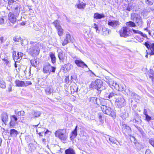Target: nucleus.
I'll list each match as a JSON object with an SVG mask.
<instances>
[{"mask_svg": "<svg viewBox=\"0 0 154 154\" xmlns=\"http://www.w3.org/2000/svg\"><path fill=\"white\" fill-rule=\"evenodd\" d=\"M41 44L39 42L30 41L29 44L27 51L31 55H37L39 54V47Z\"/></svg>", "mask_w": 154, "mask_h": 154, "instance_id": "f257e3e1", "label": "nucleus"}, {"mask_svg": "<svg viewBox=\"0 0 154 154\" xmlns=\"http://www.w3.org/2000/svg\"><path fill=\"white\" fill-rule=\"evenodd\" d=\"M103 82L100 79H97L92 82L90 85L89 88L92 89H96L98 90L103 86Z\"/></svg>", "mask_w": 154, "mask_h": 154, "instance_id": "f03ea898", "label": "nucleus"}, {"mask_svg": "<svg viewBox=\"0 0 154 154\" xmlns=\"http://www.w3.org/2000/svg\"><path fill=\"white\" fill-rule=\"evenodd\" d=\"M131 19L135 22L138 26H142L143 21L140 15L134 13H132L131 15Z\"/></svg>", "mask_w": 154, "mask_h": 154, "instance_id": "7ed1b4c3", "label": "nucleus"}, {"mask_svg": "<svg viewBox=\"0 0 154 154\" xmlns=\"http://www.w3.org/2000/svg\"><path fill=\"white\" fill-rule=\"evenodd\" d=\"M101 109L103 112L107 115L112 117H116V113L110 107L104 105L103 104L101 106Z\"/></svg>", "mask_w": 154, "mask_h": 154, "instance_id": "20e7f679", "label": "nucleus"}, {"mask_svg": "<svg viewBox=\"0 0 154 154\" xmlns=\"http://www.w3.org/2000/svg\"><path fill=\"white\" fill-rule=\"evenodd\" d=\"M56 68L52 66L49 63H46L43 66V72L44 73H49L51 72H54Z\"/></svg>", "mask_w": 154, "mask_h": 154, "instance_id": "39448f33", "label": "nucleus"}, {"mask_svg": "<svg viewBox=\"0 0 154 154\" xmlns=\"http://www.w3.org/2000/svg\"><path fill=\"white\" fill-rule=\"evenodd\" d=\"M24 8L21 5L18 3H16L13 8V13L15 15V16H18L20 12L23 10Z\"/></svg>", "mask_w": 154, "mask_h": 154, "instance_id": "423d86ee", "label": "nucleus"}, {"mask_svg": "<svg viewBox=\"0 0 154 154\" xmlns=\"http://www.w3.org/2000/svg\"><path fill=\"white\" fill-rule=\"evenodd\" d=\"M129 29L126 27H123L119 31V34L121 37L126 38L129 36Z\"/></svg>", "mask_w": 154, "mask_h": 154, "instance_id": "0eeeda50", "label": "nucleus"}, {"mask_svg": "<svg viewBox=\"0 0 154 154\" xmlns=\"http://www.w3.org/2000/svg\"><path fill=\"white\" fill-rule=\"evenodd\" d=\"M116 100L115 104L118 107L121 108L125 105V100L123 98H118Z\"/></svg>", "mask_w": 154, "mask_h": 154, "instance_id": "6e6552de", "label": "nucleus"}, {"mask_svg": "<svg viewBox=\"0 0 154 154\" xmlns=\"http://www.w3.org/2000/svg\"><path fill=\"white\" fill-rule=\"evenodd\" d=\"M105 96L107 98L116 100L117 98L118 95L115 92L112 91L111 92L108 91L105 94Z\"/></svg>", "mask_w": 154, "mask_h": 154, "instance_id": "1a4fd4ad", "label": "nucleus"}, {"mask_svg": "<svg viewBox=\"0 0 154 154\" xmlns=\"http://www.w3.org/2000/svg\"><path fill=\"white\" fill-rule=\"evenodd\" d=\"M18 16H15V14L12 12H10L8 15L9 20L13 24H14L16 21L17 17Z\"/></svg>", "mask_w": 154, "mask_h": 154, "instance_id": "9d476101", "label": "nucleus"}, {"mask_svg": "<svg viewBox=\"0 0 154 154\" xmlns=\"http://www.w3.org/2000/svg\"><path fill=\"white\" fill-rule=\"evenodd\" d=\"M108 25L113 28L116 29L119 25L120 23L117 20H110L108 21Z\"/></svg>", "mask_w": 154, "mask_h": 154, "instance_id": "9b49d317", "label": "nucleus"}, {"mask_svg": "<svg viewBox=\"0 0 154 154\" xmlns=\"http://www.w3.org/2000/svg\"><path fill=\"white\" fill-rule=\"evenodd\" d=\"M89 101L91 103L97 104L98 105H102L103 104L102 102H100V99L97 100V97H91L89 98Z\"/></svg>", "mask_w": 154, "mask_h": 154, "instance_id": "f8f14e48", "label": "nucleus"}, {"mask_svg": "<svg viewBox=\"0 0 154 154\" xmlns=\"http://www.w3.org/2000/svg\"><path fill=\"white\" fill-rule=\"evenodd\" d=\"M75 63L78 66L84 68V66L88 67V66L82 60H76L75 61Z\"/></svg>", "mask_w": 154, "mask_h": 154, "instance_id": "ddd939ff", "label": "nucleus"}, {"mask_svg": "<svg viewBox=\"0 0 154 154\" xmlns=\"http://www.w3.org/2000/svg\"><path fill=\"white\" fill-rule=\"evenodd\" d=\"M71 41V36L69 34H66L65 38L64 39L62 45L63 46H64Z\"/></svg>", "mask_w": 154, "mask_h": 154, "instance_id": "4468645a", "label": "nucleus"}, {"mask_svg": "<svg viewBox=\"0 0 154 154\" xmlns=\"http://www.w3.org/2000/svg\"><path fill=\"white\" fill-rule=\"evenodd\" d=\"M122 131L124 134H128L131 132V128L128 126L125 125L123 126Z\"/></svg>", "mask_w": 154, "mask_h": 154, "instance_id": "2eb2a0df", "label": "nucleus"}, {"mask_svg": "<svg viewBox=\"0 0 154 154\" xmlns=\"http://www.w3.org/2000/svg\"><path fill=\"white\" fill-rule=\"evenodd\" d=\"M86 4L85 3L81 2L79 0V2L78 4H76L77 8L80 9H84L85 8Z\"/></svg>", "mask_w": 154, "mask_h": 154, "instance_id": "dca6fc26", "label": "nucleus"}, {"mask_svg": "<svg viewBox=\"0 0 154 154\" xmlns=\"http://www.w3.org/2000/svg\"><path fill=\"white\" fill-rule=\"evenodd\" d=\"M1 118L3 122L5 124L7 122L8 120V116L6 113H3L1 115Z\"/></svg>", "mask_w": 154, "mask_h": 154, "instance_id": "f3484780", "label": "nucleus"}, {"mask_svg": "<svg viewBox=\"0 0 154 154\" xmlns=\"http://www.w3.org/2000/svg\"><path fill=\"white\" fill-rule=\"evenodd\" d=\"M66 134V130L58 129L55 133V135H64Z\"/></svg>", "mask_w": 154, "mask_h": 154, "instance_id": "a211bd4d", "label": "nucleus"}, {"mask_svg": "<svg viewBox=\"0 0 154 154\" xmlns=\"http://www.w3.org/2000/svg\"><path fill=\"white\" fill-rule=\"evenodd\" d=\"M49 55L52 63H55L56 62V58L54 52H50L49 53Z\"/></svg>", "mask_w": 154, "mask_h": 154, "instance_id": "6ab92c4d", "label": "nucleus"}, {"mask_svg": "<svg viewBox=\"0 0 154 154\" xmlns=\"http://www.w3.org/2000/svg\"><path fill=\"white\" fill-rule=\"evenodd\" d=\"M105 17V15L103 14H100L98 13H95L94 15V18L96 19H100Z\"/></svg>", "mask_w": 154, "mask_h": 154, "instance_id": "aec40b11", "label": "nucleus"}, {"mask_svg": "<svg viewBox=\"0 0 154 154\" xmlns=\"http://www.w3.org/2000/svg\"><path fill=\"white\" fill-rule=\"evenodd\" d=\"M59 60L63 62L65 59V54H63V51H61L59 52L58 54Z\"/></svg>", "mask_w": 154, "mask_h": 154, "instance_id": "412c9836", "label": "nucleus"}, {"mask_svg": "<svg viewBox=\"0 0 154 154\" xmlns=\"http://www.w3.org/2000/svg\"><path fill=\"white\" fill-rule=\"evenodd\" d=\"M102 34L104 36L107 35H109L110 30L106 27L103 28L102 30Z\"/></svg>", "mask_w": 154, "mask_h": 154, "instance_id": "4be33fe9", "label": "nucleus"}, {"mask_svg": "<svg viewBox=\"0 0 154 154\" xmlns=\"http://www.w3.org/2000/svg\"><path fill=\"white\" fill-rule=\"evenodd\" d=\"M15 83L16 86L17 87H23L24 82L23 81L17 80L15 81Z\"/></svg>", "mask_w": 154, "mask_h": 154, "instance_id": "5701e85b", "label": "nucleus"}, {"mask_svg": "<svg viewBox=\"0 0 154 154\" xmlns=\"http://www.w3.org/2000/svg\"><path fill=\"white\" fill-rule=\"evenodd\" d=\"M132 30L133 31V32L134 34H139L141 36H142L144 37H145L146 38H147V37L146 34H143L141 31H139L138 30H136L134 29H132Z\"/></svg>", "mask_w": 154, "mask_h": 154, "instance_id": "b1692460", "label": "nucleus"}, {"mask_svg": "<svg viewBox=\"0 0 154 154\" xmlns=\"http://www.w3.org/2000/svg\"><path fill=\"white\" fill-rule=\"evenodd\" d=\"M32 114L33 116L32 117V118L38 117L40 116L41 113L39 111L33 110L32 111Z\"/></svg>", "mask_w": 154, "mask_h": 154, "instance_id": "393cba45", "label": "nucleus"}, {"mask_svg": "<svg viewBox=\"0 0 154 154\" xmlns=\"http://www.w3.org/2000/svg\"><path fill=\"white\" fill-rule=\"evenodd\" d=\"M7 20V17L6 16L0 17V24L2 25L6 23Z\"/></svg>", "mask_w": 154, "mask_h": 154, "instance_id": "a878e982", "label": "nucleus"}, {"mask_svg": "<svg viewBox=\"0 0 154 154\" xmlns=\"http://www.w3.org/2000/svg\"><path fill=\"white\" fill-rule=\"evenodd\" d=\"M65 154H75L74 150L70 148L65 150Z\"/></svg>", "mask_w": 154, "mask_h": 154, "instance_id": "bb28decb", "label": "nucleus"}, {"mask_svg": "<svg viewBox=\"0 0 154 154\" xmlns=\"http://www.w3.org/2000/svg\"><path fill=\"white\" fill-rule=\"evenodd\" d=\"M126 91H127L126 92L128 95L130 96L131 97L133 98L134 97L136 94V93L134 92H133L132 91H131L129 89H128Z\"/></svg>", "mask_w": 154, "mask_h": 154, "instance_id": "cd10ccee", "label": "nucleus"}, {"mask_svg": "<svg viewBox=\"0 0 154 154\" xmlns=\"http://www.w3.org/2000/svg\"><path fill=\"white\" fill-rule=\"evenodd\" d=\"M126 25L129 27H135L136 26L134 23L131 21L127 22Z\"/></svg>", "mask_w": 154, "mask_h": 154, "instance_id": "c85d7f7f", "label": "nucleus"}, {"mask_svg": "<svg viewBox=\"0 0 154 154\" xmlns=\"http://www.w3.org/2000/svg\"><path fill=\"white\" fill-rule=\"evenodd\" d=\"M23 53L21 52H18L17 55H16V56H14V59H20L22 58V57L23 56Z\"/></svg>", "mask_w": 154, "mask_h": 154, "instance_id": "c756f323", "label": "nucleus"}, {"mask_svg": "<svg viewBox=\"0 0 154 154\" xmlns=\"http://www.w3.org/2000/svg\"><path fill=\"white\" fill-rule=\"evenodd\" d=\"M116 90L122 91L124 90V88L123 87L121 86V85H119L117 83L116 86H115V88Z\"/></svg>", "mask_w": 154, "mask_h": 154, "instance_id": "7c9ffc66", "label": "nucleus"}, {"mask_svg": "<svg viewBox=\"0 0 154 154\" xmlns=\"http://www.w3.org/2000/svg\"><path fill=\"white\" fill-rule=\"evenodd\" d=\"M52 91V89L50 87L46 88L45 89V92L46 94L48 95L50 94H51Z\"/></svg>", "mask_w": 154, "mask_h": 154, "instance_id": "2f4dec72", "label": "nucleus"}, {"mask_svg": "<svg viewBox=\"0 0 154 154\" xmlns=\"http://www.w3.org/2000/svg\"><path fill=\"white\" fill-rule=\"evenodd\" d=\"M43 131H45V129L43 128H41L39 127H38L36 129V131L37 134L39 135H40L41 134H43Z\"/></svg>", "mask_w": 154, "mask_h": 154, "instance_id": "473e14b6", "label": "nucleus"}, {"mask_svg": "<svg viewBox=\"0 0 154 154\" xmlns=\"http://www.w3.org/2000/svg\"><path fill=\"white\" fill-rule=\"evenodd\" d=\"M143 2H144L147 4L151 5L153 3V0H142Z\"/></svg>", "mask_w": 154, "mask_h": 154, "instance_id": "72a5a7b5", "label": "nucleus"}, {"mask_svg": "<svg viewBox=\"0 0 154 154\" xmlns=\"http://www.w3.org/2000/svg\"><path fill=\"white\" fill-rule=\"evenodd\" d=\"M151 48H150V52L149 53L150 55L154 54V43L151 44Z\"/></svg>", "mask_w": 154, "mask_h": 154, "instance_id": "f704fd0d", "label": "nucleus"}, {"mask_svg": "<svg viewBox=\"0 0 154 154\" xmlns=\"http://www.w3.org/2000/svg\"><path fill=\"white\" fill-rule=\"evenodd\" d=\"M53 23L57 29L61 27L60 25L59 22L58 20L55 21Z\"/></svg>", "mask_w": 154, "mask_h": 154, "instance_id": "c9c22d12", "label": "nucleus"}, {"mask_svg": "<svg viewBox=\"0 0 154 154\" xmlns=\"http://www.w3.org/2000/svg\"><path fill=\"white\" fill-rule=\"evenodd\" d=\"M70 88L71 91L73 92H77L78 89V87L75 85L71 86Z\"/></svg>", "mask_w": 154, "mask_h": 154, "instance_id": "e433bc0d", "label": "nucleus"}, {"mask_svg": "<svg viewBox=\"0 0 154 154\" xmlns=\"http://www.w3.org/2000/svg\"><path fill=\"white\" fill-rule=\"evenodd\" d=\"M58 32V34L60 36L62 35L63 33V30L60 27L58 29H57Z\"/></svg>", "mask_w": 154, "mask_h": 154, "instance_id": "4c0bfd02", "label": "nucleus"}, {"mask_svg": "<svg viewBox=\"0 0 154 154\" xmlns=\"http://www.w3.org/2000/svg\"><path fill=\"white\" fill-rule=\"evenodd\" d=\"M10 134L11 135H17L19 134V133L14 129H12L10 130Z\"/></svg>", "mask_w": 154, "mask_h": 154, "instance_id": "58836bf2", "label": "nucleus"}, {"mask_svg": "<svg viewBox=\"0 0 154 154\" xmlns=\"http://www.w3.org/2000/svg\"><path fill=\"white\" fill-rule=\"evenodd\" d=\"M15 114L19 116H23L24 115L25 112L23 111H21L18 112H16V111H15Z\"/></svg>", "mask_w": 154, "mask_h": 154, "instance_id": "ea45409f", "label": "nucleus"}, {"mask_svg": "<svg viewBox=\"0 0 154 154\" xmlns=\"http://www.w3.org/2000/svg\"><path fill=\"white\" fill-rule=\"evenodd\" d=\"M56 137H57L60 139L61 140L64 141H65L66 139V135H55Z\"/></svg>", "mask_w": 154, "mask_h": 154, "instance_id": "a19ab883", "label": "nucleus"}, {"mask_svg": "<svg viewBox=\"0 0 154 154\" xmlns=\"http://www.w3.org/2000/svg\"><path fill=\"white\" fill-rule=\"evenodd\" d=\"M0 87L2 88H6L5 83L3 80L0 81Z\"/></svg>", "mask_w": 154, "mask_h": 154, "instance_id": "79ce46f5", "label": "nucleus"}, {"mask_svg": "<svg viewBox=\"0 0 154 154\" xmlns=\"http://www.w3.org/2000/svg\"><path fill=\"white\" fill-rule=\"evenodd\" d=\"M31 63L32 65L36 67L38 64V63L36 60H32L31 61Z\"/></svg>", "mask_w": 154, "mask_h": 154, "instance_id": "37998d69", "label": "nucleus"}, {"mask_svg": "<svg viewBox=\"0 0 154 154\" xmlns=\"http://www.w3.org/2000/svg\"><path fill=\"white\" fill-rule=\"evenodd\" d=\"M109 141L112 143H116V142L117 141L116 139L112 137H109Z\"/></svg>", "mask_w": 154, "mask_h": 154, "instance_id": "c03bdc74", "label": "nucleus"}, {"mask_svg": "<svg viewBox=\"0 0 154 154\" xmlns=\"http://www.w3.org/2000/svg\"><path fill=\"white\" fill-rule=\"evenodd\" d=\"M65 67L67 70H70L72 69V66L71 64L68 63L65 65Z\"/></svg>", "mask_w": 154, "mask_h": 154, "instance_id": "a18cd8bd", "label": "nucleus"}, {"mask_svg": "<svg viewBox=\"0 0 154 154\" xmlns=\"http://www.w3.org/2000/svg\"><path fill=\"white\" fill-rule=\"evenodd\" d=\"M16 122L15 121H13V120H11L10 122V127L11 128H13L14 127V126L16 124Z\"/></svg>", "mask_w": 154, "mask_h": 154, "instance_id": "49530a36", "label": "nucleus"}, {"mask_svg": "<svg viewBox=\"0 0 154 154\" xmlns=\"http://www.w3.org/2000/svg\"><path fill=\"white\" fill-rule=\"evenodd\" d=\"M11 120H13L17 122L18 119L17 117L15 115H11L10 116Z\"/></svg>", "mask_w": 154, "mask_h": 154, "instance_id": "de8ad7c7", "label": "nucleus"}, {"mask_svg": "<svg viewBox=\"0 0 154 154\" xmlns=\"http://www.w3.org/2000/svg\"><path fill=\"white\" fill-rule=\"evenodd\" d=\"M32 84V83L30 82L26 81L24 82V84L23 85V87H26L29 85H30Z\"/></svg>", "mask_w": 154, "mask_h": 154, "instance_id": "09e8293b", "label": "nucleus"}, {"mask_svg": "<svg viewBox=\"0 0 154 154\" xmlns=\"http://www.w3.org/2000/svg\"><path fill=\"white\" fill-rule=\"evenodd\" d=\"M77 126H76L75 129L72 132V133L73 135H77Z\"/></svg>", "mask_w": 154, "mask_h": 154, "instance_id": "8fccbe9b", "label": "nucleus"}, {"mask_svg": "<svg viewBox=\"0 0 154 154\" xmlns=\"http://www.w3.org/2000/svg\"><path fill=\"white\" fill-rule=\"evenodd\" d=\"M2 60L4 61L5 62L7 65H8V66H10L9 61H8L7 59L4 58L2 59Z\"/></svg>", "mask_w": 154, "mask_h": 154, "instance_id": "3c124183", "label": "nucleus"}, {"mask_svg": "<svg viewBox=\"0 0 154 154\" xmlns=\"http://www.w3.org/2000/svg\"><path fill=\"white\" fill-rule=\"evenodd\" d=\"M17 0H8V4L9 5H12Z\"/></svg>", "mask_w": 154, "mask_h": 154, "instance_id": "603ef678", "label": "nucleus"}, {"mask_svg": "<svg viewBox=\"0 0 154 154\" xmlns=\"http://www.w3.org/2000/svg\"><path fill=\"white\" fill-rule=\"evenodd\" d=\"M149 143L154 147V139H151L149 140Z\"/></svg>", "mask_w": 154, "mask_h": 154, "instance_id": "864d4df0", "label": "nucleus"}, {"mask_svg": "<svg viewBox=\"0 0 154 154\" xmlns=\"http://www.w3.org/2000/svg\"><path fill=\"white\" fill-rule=\"evenodd\" d=\"M65 81L67 83H68L70 82L71 83L72 81V80H70V79H69L68 76L66 78Z\"/></svg>", "mask_w": 154, "mask_h": 154, "instance_id": "5fc2aeb1", "label": "nucleus"}, {"mask_svg": "<svg viewBox=\"0 0 154 154\" xmlns=\"http://www.w3.org/2000/svg\"><path fill=\"white\" fill-rule=\"evenodd\" d=\"M114 81L112 79H110V80H109V82L107 83L110 86H112L113 84L114 83Z\"/></svg>", "mask_w": 154, "mask_h": 154, "instance_id": "6e6d98bb", "label": "nucleus"}, {"mask_svg": "<svg viewBox=\"0 0 154 154\" xmlns=\"http://www.w3.org/2000/svg\"><path fill=\"white\" fill-rule=\"evenodd\" d=\"M145 45L149 50H150V48H151V45H149L146 42H145Z\"/></svg>", "mask_w": 154, "mask_h": 154, "instance_id": "4d7b16f0", "label": "nucleus"}, {"mask_svg": "<svg viewBox=\"0 0 154 154\" xmlns=\"http://www.w3.org/2000/svg\"><path fill=\"white\" fill-rule=\"evenodd\" d=\"M111 79L109 78V77L108 76H106L104 79V80L107 83L109 82V80H110Z\"/></svg>", "mask_w": 154, "mask_h": 154, "instance_id": "13d9d810", "label": "nucleus"}, {"mask_svg": "<svg viewBox=\"0 0 154 154\" xmlns=\"http://www.w3.org/2000/svg\"><path fill=\"white\" fill-rule=\"evenodd\" d=\"M20 38H17L16 37L14 38H13L14 41L15 42H19L20 40Z\"/></svg>", "mask_w": 154, "mask_h": 154, "instance_id": "bf43d9fd", "label": "nucleus"}, {"mask_svg": "<svg viewBox=\"0 0 154 154\" xmlns=\"http://www.w3.org/2000/svg\"><path fill=\"white\" fill-rule=\"evenodd\" d=\"M133 98H134L136 99V100H138L140 99V97L139 95L136 94L135 96Z\"/></svg>", "mask_w": 154, "mask_h": 154, "instance_id": "052dcab7", "label": "nucleus"}, {"mask_svg": "<svg viewBox=\"0 0 154 154\" xmlns=\"http://www.w3.org/2000/svg\"><path fill=\"white\" fill-rule=\"evenodd\" d=\"M130 136V139H131V141H132L133 140H134V141H135V137L133 135H129Z\"/></svg>", "mask_w": 154, "mask_h": 154, "instance_id": "680f3d73", "label": "nucleus"}, {"mask_svg": "<svg viewBox=\"0 0 154 154\" xmlns=\"http://www.w3.org/2000/svg\"><path fill=\"white\" fill-rule=\"evenodd\" d=\"M146 119L147 121H149L151 119V117L147 115L146 116Z\"/></svg>", "mask_w": 154, "mask_h": 154, "instance_id": "e2e57ef3", "label": "nucleus"}, {"mask_svg": "<svg viewBox=\"0 0 154 154\" xmlns=\"http://www.w3.org/2000/svg\"><path fill=\"white\" fill-rule=\"evenodd\" d=\"M94 28L96 29V31L97 33H99V31L98 30V28L97 26L96 27H95Z\"/></svg>", "mask_w": 154, "mask_h": 154, "instance_id": "0e129e2a", "label": "nucleus"}, {"mask_svg": "<svg viewBox=\"0 0 154 154\" xmlns=\"http://www.w3.org/2000/svg\"><path fill=\"white\" fill-rule=\"evenodd\" d=\"M77 135H71L70 137L71 140H72L74 138H75Z\"/></svg>", "mask_w": 154, "mask_h": 154, "instance_id": "69168bd1", "label": "nucleus"}, {"mask_svg": "<svg viewBox=\"0 0 154 154\" xmlns=\"http://www.w3.org/2000/svg\"><path fill=\"white\" fill-rule=\"evenodd\" d=\"M4 1L3 0H0V5H3L4 4Z\"/></svg>", "mask_w": 154, "mask_h": 154, "instance_id": "338daca9", "label": "nucleus"}, {"mask_svg": "<svg viewBox=\"0 0 154 154\" xmlns=\"http://www.w3.org/2000/svg\"><path fill=\"white\" fill-rule=\"evenodd\" d=\"M42 142L43 143H44L45 144H46L45 142L46 141L45 140V139L44 138H43L42 139Z\"/></svg>", "mask_w": 154, "mask_h": 154, "instance_id": "774afa93", "label": "nucleus"}]
</instances>
